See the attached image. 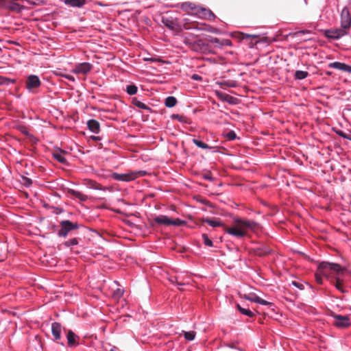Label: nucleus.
<instances>
[{"mask_svg":"<svg viewBox=\"0 0 351 351\" xmlns=\"http://www.w3.org/2000/svg\"><path fill=\"white\" fill-rule=\"evenodd\" d=\"M317 269L320 273V275L316 274H315V278L317 283L322 285L323 283L322 277L321 275H326L325 271L329 270L332 271L337 274V275H339L340 273L343 272L344 270V268L342 267L338 263H330L327 261H322L319 263L317 266Z\"/></svg>","mask_w":351,"mask_h":351,"instance_id":"f257e3e1","label":"nucleus"},{"mask_svg":"<svg viewBox=\"0 0 351 351\" xmlns=\"http://www.w3.org/2000/svg\"><path fill=\"white\" fill-rule=\"evenodd\" d=\"M60 229L57 231V235L61 238H66L68 235H73V232L78 230L82 226L77 221L73 222L70 220H62L60 221Z\"/></svg>","mask_w":351,"mask_h":351,"instance_id":"f03ea898","label":"nucleus"},{"mask_svg":"<svg viewBox=\"0 0 351 351\" xmlns=\"http://www.w3.org/2000/svg\"><path fill=\"white\" fill-rule=\"evenodd\" d=\"M146 173L145 171H131L125 173L113 172L111 173L110 177L116 181L128 182L134 180L138 176H145Z\"/></svg>","mask_w":351,"mask_h":351,"instance_id":"7ed1b4c3","label":"nucleus"},{"mask_svg":"<svg viewBox=\"0 0 351 351\" xmlns=\"http://www.w3.org/2000/svg\"><path fill=\"white\" fill-rule=\"evenodd\" d=\"M185 45L191 50L197 53H206L208 51L209 45L201 39H190V36L185 38Z\"/></svg>","mask_w":351,"mask_h":351,"instance_id":"20e7f679","label":"nucleus"},{"mask_svg":"<svg viewBox=\"0 0 351 351\" xmlns=\"http://www.w3.org/2000/svg\"><path fill=\"white\" fill-rule=\"evenodd\" d=\"M348 34V32L342 27H340L339 28L327 29L324 32L325 37L333 40H338Z\"/></svg>","mask_w":351,"mask_h":351,"instance_id":"39448f33","label":"nucleus"},{"mask_svg":"<svg viewBox=\"0 0 351 351\" xmlns=\"http://www.w3.org/2000/svg\"><path fill=\"white\" fill-rule=\"evenodd\" d=\"M25 88L29 93H35L36 89L41 85L40 78L36 75H29L25 80Z\"/></svg>","mask_w":351,"mask_h":351,"instance_id":"423d86ee","label":"nucleus"},{"mask_svg":"<svg viewBox=\"0 0 351 351\" xmlns=\"http://www.w3.org/2000/svg\"><path fill=\"white\" fill-rule=\"evenodd\" d=\"M341 27L348 31L351 27V15L347 7H344L340 15Z\"/></svg>","mask_w":351,"mask_h":351,"instance_id":"0eeeda50","label":"nucleus"},{"mask_svg":"<svg viewBox=\"0 0 351 351\" xmlns=\"http://www.w3.org/2000/svg\"><path fill=\"white\" fill-rule=\"evenodd\" d=\"M335 326L338 328H346L350 325V318L348 315H334Z\"/></svg>","mask_w":351,"mask_h":351,"instance_id":"6e6552de","label":"nucleus"},{"mask_svg":"<svg viewBox=\"0 0 351 351\" xmlns=\"http://www.w3.org/2000/svg\"><path fill=\"white\" fill-rule=\"evenodd\" d=\"M93 69V65L89 62H82L76 64L73 69L74 73L87 74Z\"/></svg>","mask_w":351,"mask_h":351,"instance_id":"1a4fd4ad","label":"nucleus"},{"mask_svg":"<svg viewBox=\"0 0 351 351\" xmlns=\"http://www.w3.org/2000/svg\"><path fill=\"white\" fill-rule=\"evenodd\" d=\"M62 326L59 322H53L51 324V332L53 337V340L57 341L58 343L64 346V343L62 342H59L58 340L61 339V332H62Z\"/></svg>","mask_w":351,"mask_h":351,"instance_id":"9d476101","label":"nucleus"},{"mask_svg":"<svg viewBox=\"0 0 351 351\" xmlns=\"http://www.w3.org/2000/svg\"><path fill=\"white\" fill-rule=\"evenodd\" d=\"M328 67L333 68L339 71H343L351 73V66L341 62H334L328 64Z\"/></svg>","mask_w":351,"mask_h":351,"instance_id":"9b49d317","label":"nucleus"},{"mask_svg":"<svg viewBox=\"0 0 351 351\" xmlns=\"http://www.w3.org/2000/svg\"><path fill=\"white\" fill-rule=\"evenodd\" d=\"M241 228L239 227H233L230 228H226L224 230L228 234L234 236L236 237L242 238L246 235V232L244 230H242Z\"/></svg>","mask_w":351,"mask_h":351,"instance_id":"f8f14e48","label":"nucleus"},{"mask_svg":"<svg viewBox=\"0 0 351 351\" xmlns=\"http://www.w3.org/2000/svg\"><path fill=\"white\" fill-rule=\"evenodd\" d=\"M271 251L270 247L265 244H261L254 248V252L256 255L259 256H266L269 254Z\"/></svg>","mask_w":351,"mask_h":351,"instance_id":"ddd939ff","label":"nucleus"},{"mask_svg":"<svg viewBox=\"0 0 351 351\" xmlns=\"http://www.w3.org/2000/svg\"><path fill=\"white\" fill-rule=\"evenodd\" d=\"M87 128L88 129L94 134H99L100 132V123L96 119H89L87 121Z\"/></svg>","mask_w":351,"mask_h":351,"instance_id":"4468645a","label":"nucleus"},{"mask_svg":"<svg viewBox=\"0 0 351 351\" xmlns=\"http://www.w3.org/2000/svg\"><path fill=\"white\" fill-rule=\"evenodd\" d=\"M80 241H82V239L77 237H74L71 239H68L64 241L62 245L66 247L69 248L71 250H73L75 246H77L80 244Z\"/></svg>","mask_w":351,"mask_h":351,"instance_id":"2eb2a0df","label":"nucleus"},{"mask_svg":"<svg viewBox=\"0 0 351 351\" xmlns=\"http://www.w3.org/2000/svg\"><path fill=\"white\" fill-rule=\"evenodd\" d=\"M154 221L158 225L169 226L171 223V219L167 215H158L154 218Z\"/></svg>","mask_w":351,"mask_h":351,"instance_id":"dca6fc26","label":"nucleus"},{"mask_svg":"<svg viewBox=\"0 0 351 351\" xmlns=\"http://www.w3.org/2000/svg\"><path fill=\"white\" fill-rule=\"evenodd\" d=\"M198 14H201V16L202 18H204L207 20H213L215 19V15L213 14V12L209 10V9H207V8H201L199 6V13Z\"/></svg>","mask_w":351,"mask_h":351,"instance_id":"f3484780","label":"nucleus"},{"mask_svg":"<svg viewBox=\"0 0 351 351\" xmlns=\"http://www.w3.org/2000/svg\"><path fill=\"white\" fill-rule=\"evenodd\" d=\"M79 337L71 330H69L66 334L67 343L70 347L77 345V339Z\"/></svg>","mask_w":351,"mask_h":351,"instance_id":"a211bd4d","label":"nucleus"},{"mask_svg":"<svg viewBox=\"0 0 351 351\" xmlns=\"http://www.w3.org/2000/svg\"><path fill=\"white\" fill-rule=\"evenodd\" d=\"M181 9L184 11L192 10L194 11L196 14L199 13V6H197L195 4L191 2H184L181 4Z\"/></svg>","mask_w":351,"mask_h":351,"instance_id":"6ab92c4d","label":"nucleus"},{"mask_svg":"<svg viewBox=\"0 0 351 351\" xmlns=\"http://www.w3.org/2000/svg\"><path fill=\"white\" fill-rule=\"evenodd\" d=\"M162 23L165 27H167L170 30L173 31L176 29V23H175L172 18L163 16L162 18Z\"/></svg>","mask_w":351,"mask_h":351,"instance_id":"aec40b11","label":"nucleus"},{"mask_svg":"<svg viewBox=\"0 0 351 351\" xmlns=\"http://www.w3.org/2000/svg\"><path fill=\"white\" fill-rule=\"evenodd\" d=\"M85 185L87 188L93 190H98V191H105L106 188L101 186L99 184L96 182L95 181L88 180L85 182Z\"/></svg>","mask_w":351,"mask_h":351,"instance_id":"412c9836","label":"nucleus"},{"mask_svg":"<svg viewBox=\"0 0 351 351\" xmlns=\"http://www.w3.org/2000/svg\"><path fill=\"white\" fill-rule=\"evenodd\" d=\"M63 153H66L65 151H62V149H60L59 152H53L52 154V156L54 159H56L57 161H58L60 163L66 165L67 163V160L64 157Z\"/></svg>","mask_w":351,"mask_h":351,"instance_id":"4be33fe9","label":"nucleus"},{"mask_svg":"<svg viewBox=\"0 0 351 351\" xmlns=\"http://www.w3.org/2000/svg\"><path fill=\"white\" fill-rule=\"evenodd\" d=\"M68 192L70 195L74 196L81 202H86L88 199L86 195L74 189H69Z\"/></svg>","mask_w":351,"mask_h":351,"instance_id":"5701e85b","label":"nucleus"},{"mask_svg":"<svg viewBox=\"0 0 351 351\" xmlns=\"http://www.w3.org/2000/svg\"><path fill=\"white\" fill-rule=\"evenodd\" d=\"M64 3L73 8H82L86 3V0H64Z\"/></svg>","mask_w":351,"mask_h":351,"instance_id":"b1692460","label":"nucleus"},{"mask_svg":"<svg viewBox=\"0 0 351 351\" xmlns=\"http://www.w3.org/2000/svg\"><path fill=\"white\" fill-rule=\"evenodd\" d=\"M132 103L136 107H138L141 109L146 110L149 112L152 111V108L143 103L141 100H139L137 97L132 98Z\"/></svg>","mask_w":351,"mask_h":351,"instance_id":"393cba45","label":"nucleus"},{"mask_svg":"<svg viewBox=\"0 0 351 351\" xmlns=\"http://www.w3.org/2000/svg\"><path fill=\"white\" fill-rule=\"evenodd\" d=\"M170 118L172 120H178L179 122L184 124H190L191 121H189V119L186 117L180 115L179 114H172L170 116Z\"/></svg>","mask_w":351,"mask_h":351,"instance_id":"a878e982","label":"nucleus"},{"mask_svg":"<svg viewBox=\"0 0 351 351\" xmlns=\"http://www.w3.org/2000/svg\"><path fill=\"white\" fill-rule=\"evenodd\" d=\"M236 307L241 314L248 317H253L255 315L254 313L250 309L243 308L239 304H237Z\"/></svg>","mask_w":351,"mask_h":351,"instance_id":"bb28decb","label":"nucleus"},{"mask_svg":"<svg viewBox=\"0 0 351 351\" xmlns=\"http://www.w3.org/2000/svg\"><path fill=\"white\" fill-rule=\"evenodd\" d=\"M192 141L197 147L203 149H212L214 148L197 138H193Z\"/></svg>","mask_w":351,"mask_h":351,"instance_id":"cd10ccee","label":"nucleus"},{"mask_svg":"<svg viewBox=\"0 0 351 351\" xmlns=\"http://www.w3.org/2000/svg\"><path fill=\"white\" fill-rule=\"evenodd\" d=\"M178 101L177 99L173 96H168L165 100V105L167 108L174 107Z\"/></svg>","mask_w":351,"mask_h":351,"instance_id":"c85d7f7f","label":"nucleus"},{"mask_svg":"<svg viewBox=\"0 0 351 351\" xmlns=\"http://www.w3.org/2000/svg\"><path fill=\"white\" fill-rule=\"evenodd\" d=\"M204 222H206L208 225L213 228L219 227L222 226L223 224L221 223L219 220H217L215 219H206L204 220Z\"/></svg>","mask_w":351,"mask_h":351,"instance_id":"c756f323","label":"nucleus"},{"mask_svg":"<svg viewBox=\"0 0 351 351\" xmlns=\"http://www.w3.org/2000/svg\"><path fill=\"white\" fill-rule=\"evenodd\" d=\"M335 278V282L333 284L335 287L343 293H347L348 290L343 288L342 282H341V280H340L339 277L336 276Z\"/></svg>","mask_w":351,"mask_h":351,"instance_id":"7c9ffc66","label":"nucleus"},{"mask_svg":"<svg viewBox=\"0 0 351 351\" xmlns=\"http://www.w3.org/2000/svg\"><path fill=\"white\" fill-rule=\"evenodd\" d=\"M181 335H183V336L186 340L193 341L195 339L196 332L193 330H191V331L182 330Z\"/></svg>","mask_w":351,"mask_h":351,"instance_id":"2f4dec72","label":"nucleus"},{"mask_svg":"<svg viewBox=\"0 0 351 351\" xmlns=\"http://www.w3.org/2000/svg\"><path fill=\"white\" fill-rule=\"evenodd\" d=\"M19 182L21 184H22L24 186L29 188L32 185V180L29 178H27L25 176H21Z\"/></svg>","mask_w":351,"mask_h":351,"instance_id":"473e14b6","label":"nucleus"},{"mask_svg":"<svg viewBox=\"0 0 351 351\" xmlns=\"http://www.w3.org/2000/svg\"><path fill=\"white\" fill-rule=\"evenodd\" d=\"M256 226H257V223L254 221L243 219V221L242 222L241 228H247L249 229H254Z\"/></svg>","mask_w":351,"mask_h":351,"instance_id":"72a5a7b5","label":"nucleus"},{"mask_svg":"<svg viewBox=\"0 0 351 351\" xmlns=\"http://www.w3.org/2000/svg\"><path fill=\"white\" fill-rule=\"evenodd\" d=\"M125 91L128 95H134L136 94L138 87L135 84H130L126 86Z\"/></svg>","mask_w":351,"mask_h":351,"instance_id":"f704fd0d","label":"nucleus"},{"mask_svg":"<svg viewBox=\"0 0 351 351\" xmlns=\"http://www.w3.org/2000/svg\"><path fill=\"white\" fill-rule=\"evenodd\" d=\"M308 75V73L307 71L298 70L295 71L294 76L296 80H301L305 79Z\"/></svg>","mask_w":351,"mask_h":351,"instance_id":"c9c22d12","label":"nucleus"},{"mask_svg":"<svg viewBox=\"0 0 351 351\" xmlns=\"http://www.w3.org/2000/svg\"><path fill=\"white\" fill-rule=\"evenodd\" d=\"M220 84L226 86L229 88H235L237 86L238 84L237 81L232 80H223Z\"/></svg>","mask_w":351,"mask_h":351,"instance_id":"e433bc0d","label":"nucleus"},{"mask_svg":"<svg viewBox=\"0 0 351 351\" xmlns=\"http://www.w3.org/2000/svg\"><path fill=\"white\" fill-rule=\"evenodd\" d=\"M209 41L211 43L214 44L215 46L219 47H221L224 45V43L222 40H221L219 38H216V37H210Z\"/></svg>","mask_w":351,"mask_h":351,"instance_id":"4c0bfd02","label":"nucleus"},{"mask_svg":"<svg viewBox=\"0 0 351 351\" xmlns=\"http://www.w3.org/2000/svg\"><path fill=\"white\" fill-rule=\"evenodd\" d=\"M16 82L14 79H10L8 77H0V85H10L14 84Z\"/></svg>","mask_w":351,"mask_h":351,"instance_id":"58836bf2","label":"nucleus"},{"mask_svg":"<svg viewBox=\"0 0 351 351\" xmlns=\"http://www.w3.org/2000/svg\"><path fill=\"white\" fill-rule=\"evenodd\" d=\"M258 296L256 293H250V294H245L243 295V298L245 300L252 302H257Z\"/></svg>","mask_w":351,"mask_h":351,"instance_id":"ea45409f","label":"nucleus"},{"mask_svg":"<svg viewBox=\"0 0 351 351\" xmlns=\"http://www.w3.org/2000/svg\"><path fill=\"white\" fill-rule=\"evenodd\" d=\"M223 136L229 141H234L237 138V134L234 130H230L228 132L225 134Z\"/></svg>","mask_w":351,"mask_h":351,"instance_id":"a19ab883","label":"nucleus"},{"mask_svg":"<svg viewBox=\"0 0 351 351\" xmlns=\"http://www.w3.org/2000/svg\"><path fill=\"white\" fill-rule=\"evenodd\" d=\"M256 303L260 304L261 305H264V306H268L269 308H271L274 306L272 302L265 300L262 299L261 298H260L259 296L258 298Z\"/></svg>","mask_w":351,"mask_h":351,"instance_id":"79ce46f5","label":"nucleus"},{"mask_svg":"<svg viewBox=\"0 0 351 351\" xmlns=\"http://www.w3.org/2000/svg\"><path fill=\"white\" fill-rule=\"evenodd\" d=\"M202 238H203L204 244L205 245L208 246V247H213V241L208 238V235L206 234H202Z\"/></svg>","mask_w":351,"mask_h":351,"instance_id":"37998d69","label":"nucleus"},{"mask_svg":"<svg viewBox=\"0 0 351 351\" xmlns=\"http://www.w3.org/2000/svg\"><path fill=\"white\" fill-rule=\"evenodd\" d=\"M185 223H186V221L184 220H182L180 219H171V223H170V225H173L175 226H181Z\"/></svg>","mask_w":351,"mask_h":351,"instance_id":"c03bdc74","label":"nucleus"},{"mask_svg":"<svg viewBox=\"0 0 351 351\" xmlns=\"http://www.w3.org/2000/svg\"><path fill=\"white\" fill-rule=\"evenodd\" d=\"M217 96L221 98V99H223V101H226L228 103H231V101L229 100L230 98H232L231 96H230L228 94H224V93H219V92H217Z\"/></svg>","mask_w":351,"mask_h":351,"instance_id":"a18cd8bd","label":"nucleus"},{"mask_svg":"<svg viewBox=\"0 0 351 351\" xmlns=\"http://www.w3.org/2000/svg\"><path fill=\"white\" fill-rule=\"evenodd\" d=\"M143 60L150 62H164L160 58L146 57L143 58Z\"/></svg>","mask_w":351,"mask_h":351,"instance_id":"49530a36","label":"nucleus"},{"mask_svg":"<svg viewBox=\"0 0 351 351\" xmlns=\"http://www.w3.org/2000/svg\"><path fill=\"white\" fill-rule=\"evenodd\" d=\"M312 32L311 30L308 29H302L296 32L294 34L295 36H300L302 35H306V34H311Z\"/></svg>","mask_w":351,"mask_h":351,"instance_id":"de8ad7c7","label":"nucleus"},{"mask_svg":"<svg viewBox=\"0 0 351 351\" xmlns=\"http://www.w3.org/2000/svg\"><path fill=\"white\" fill-rule=\"evenodd\" d=\"M290 285L294 286L300 290H303L304 289V285L297 281H292Z\"/></svg>","mask_w":351,"mask_h":351,"instance_id":"09e8293b","label":"nucleus"},{"mask_svg":"<svg viewBox=\"0 0 351 351\" xmlns=\"http://www.w3.org/2000/svg\"><path fill=\"white\" fill-rule=\"evenodd\" d=\"M336 133L343 138L351 141V138L342 130H338L336 132Z\"/></svg>","mask_w":351,"mask_h":351,"instance_id":"8fccbe9b","label":"nucleus"},{"mask_svg":"<svg viewBox=\"0 0 351 351\" xmlns=\"http://www.w3.org/2000/svg\"><path fill=\"white\" fill-rule=\"evenodd\" d=\"M188 36H190V39L195 40V38L197 37V35L192 33H185L184 34V43L185 44V38Z\"/></svg>","mask_w":351,"mask_h":351,"instance_id":"3c124183","label":"nucleus"},{"mask_svg":"<svg viewBox=\"0 0 351 351\" xmlns=\"http://www.w3.org/2000/svg\"><path fill=\"white\" fill-rule=\"evenodd\" d=\"M62 77L66 78V80H69V81H71V82H75V77L71 75H69V74H63V75H61Z\"/></svg>","mask_w":351,"mask_h":351,"instance_id":"603ef678","label":"nucleus"},{"mask_svg":"<svg viewBox=\"0 0 351 351\" xmlns=\"http://www.w3.org/2000/svg\"><path fill=\"white\" fill-rule=\"evenodd\" d=\"M234 221L237 223L239 228H241L242 222L243 221V219L236 217L234 219Z\"/></svg>","mask_w":351,"mask_h":351,"instance_id":"864d4df0","label":"nucleus"},{"mask_svg":"<svg viewBox=\"0 0 351 351\" xmlns=\"http://www.w3.org/2000/svg\"><path fill=\"white\" fill-rule=\"evenodd\" d=\"M124 291L120 289H117L115 292L114 295L117 297H121L123 295Z\"/></svg>","mask_w":351,"mask_h":351,"instance_id":"5fc2aeb1","label":"nucleus"},{"mask_svg":"<svg viewBox=\"0 0 351 351\" xmlns=\"http://www.w3.org/2000/svg\"><path fill=\"white\" fill-rule=\"evenodd\" d=\"M191 79L196 80V81H201L202 80V77L197 74H193L191 76Z\"/></svg>","mask_w":351,"mask_h":351,"instance_id":"6e6d98bb","label":"nucleus"},{"mask_svg":"<svg viewBox=\"0 0 351 351\" xmlns=\"http://www.w3.org/2000/svg\"><path fill=\"white\" fill-rule=\"evenodd\" d=\"M202 178L204 180H210V181H213L214 180V178L209 174H204V175H203Z\"/></svg>","mask_w":351,"mask_h":351,"instance_id":"4d7b16f0","label":"nucleus"},{"mask_svg":"<svg viewBox=\"0 0 351 351\" xmlns=\"http://www.w3.org/2000/svg\"><path fill=\"white\" fill-rule=\"evenodd\" d=\"M222 41L224 43V45H227V46H231L232 45L231 40H230L228 39L222 40Z\"/></svg>","mask_w":351,"mask_h":351,"instance_id":"13d9d810","label":"nucleus"},{"mask_svg":"<svg viewBox=\"0 0 351 351\" xmlns=\"http://www.w3.org/2000/svg\"><path fill=\"white\" fill-rule=\"evenodd\" d=\"M258 37V35L256 34H245V38H256Z\"/></svg>","mask_w":351,"mask_h":351,"instance_id":"bf43d9fd","label":"nucleus"},{"mask_svg":"<svg viewBox=\"0 0 351 351\" xmlns=\"http://www.w3.org/2000/svg\"><path fill=\"white\" fill-rule=\"evenodd\" d=\"M43 1L42 0H36V1H34L33 3L34 5H40L41 3H43Z\"/></svg>","mask_w":351,"mask_h":351,"instance_id":"052dcab7","label":"nucleus"},{"mask_svg":"<svg viewBox=\"0 0 351 351\" xmlns=\"http://www.w3.org/2000/svg\"><path fill=\"white\" fill-rule=\"evenodd\" d=\"M186 29H196V30H199V29H200V28L197 27V26H193V27H188V28H186Z\"/></svg>","mask_w":351,"mask_h":351,"instance_id":"680f3d73","label":"nucleus"},{"mask_svg":"<svg viewBox=\"0 0 351 351\" xmlns=\"http://www.w3.org/2000/svg\"><path fill=\"white\" fill-rule=\"evenodd\" d=\"M184 285H185L184 283H181V282L177 283V286L179 289H182L181 287L184 286Z\"/></svg>","mask_w":351,"mask_h":351,"instance_id":"e2e57ef3","label":"nucleus"},{"mask_svg":"<svg viewBox=\"0 0 351 351\" xmlns=\"http://www.w3.org/2000/svg\"><path fill=\"white\" fill-rule=\"evenodd\" d=\"M20 5L19 3H14L13 6L11 7V9L15 10V7H19Z\"/></svg>","mask_w":351,"mask_h":351,"instance_id":"0e129e2a","label":"nucleus"},{"mask_svg":"<svg viewBox=\"0 0 351 351\" xmlns=\"http://www.w3.org/2000/svg\"><path fill=\"white\" fill-rule=\"evenodd\" d=\"M119 349L118 348H117L116 346H113L110 350V351H118Z\"/></svg>","mask_w":351,"mask_h":351,"instance_id":"69168bd1","label":"nucleus"},{"mask_svg":"<svg viewBox=\"0 0 351 351\" xmlns=\"http://www.w3.org/2000/svg\"><path fill=\"white\" fill-rule=\"evenodd\" d=\"M92 138L95 141L100 140V138L99 136H93Z\"/></svg>","mask_w":351,"mask_h":351,"instance_id":"338daca9","label":"nucleus"},{"mask_svg":"<svg viewBox=\"0 0 351 351\" xmlns=\"http://www.w3.org/2000/svg\"><path fill=\"white\" fill-rule=\"evenodd\" d=\"M210 32L213 33H217L218 32V29L216 28H213L212 30H210Z\"/></svg>","mask_w":351,"mask_h":351,"instance_id":"774afa93","label":"nucleus"}]
</instances>
